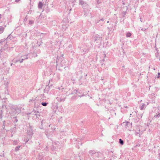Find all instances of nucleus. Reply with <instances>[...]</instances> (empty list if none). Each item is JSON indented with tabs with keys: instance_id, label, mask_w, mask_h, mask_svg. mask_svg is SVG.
<instances>
[{
	"instance_id": "obj_1",
	"label": "nucleus",
	"mask_w": 160,
	"mask_h": 160,
	"mask_svg": "<svg viewBox=\"0 0 160 160\" xmlns=\"http://www.w3.org/2000/svg\"><path fill=\"white\" fill-rule=\"evenodd\" d=\"M20 112V108H18L17 106H14V108L12 109L11 113L13 115H15L19 113Z\"/></svg>"
},
{
	"instance_id": "obj_2",
	"label": "nucleus",
	"mask_w": 160,
	"mask_h": 160,
	"mask_svg": "<svg viewBox=\"0 0 160 160\" xmlns=\"http://www.w3.org/2000/svg\"><path fill=\"white\" fill-rule=\"evenodd\" d=\"M9 39L11 40L12 42H15L17 41L16 38L15 37L12 38L11 35H9L6 39L7 41H8Z\"/></svg>"
},
{
	"instance_id": "obj_3",
	"label": "nucleus",
	"mask_w": 160,
	"mask_h": 160,
	"mask_svg": "<svg viewBox=\"0 0 160 160\" xmlns=\"http://www.w3.org/2000/svg\"><path fill=\"white\" fill-rule=\"evenodd\" d=\"M126 127L129 130H130L132 127V124L129 122H127L126 123Z\"/></svg>"
},
{
	"instance_id": "obj_4",
	"label": "nucleus",
	"mask_w": 160,
	"mask_h": 160,
	"mask_svg": "<svg viewBox=\"0 0 160 160\" xmlns=\"http://www.w3.org/2000/svg\"><path fill=\"white\" fill-rule=\"evenodd\" d=\"M100 38L98 35H95L93 37V39L94 41L100 40Z\"/></svg>"
},
{
	"instance_id": "obj_5",
	"label": "nucleus",
	"mask_w": 160,
	"mask_h": 160,
	"mask_svg": "<svg viewBox=\"0 0 160 160\" xmlns=\"http://www.w3.org/2000/svg\"><path fill=\"white\" fill-rule=\"evenodd\" d=\"M148 104V103H147V105H146L144 103L142 104L140 107V109L141 110H143L144 109L146 108V106Z\"/></svg>"
},
{
	"instance_id": "obj_6",
	"label": "nucleus",
	"mask_w": 160,
	"mask_h": 160,
	"mask_svg": "<svg viewBox=\"0 0 160 160\" xmlns=\"http://www.w3.org/2000/svg\"><path fill=\"white\" fill-rule=\"evenodd\" d=\"M43 6V3L41 2H39L38 5V7L39 8H42Z\"/></svg>"
},
{
	"instance_id": "obj_7",
	"label": "nucleus",
	"mask_w": 160,
	"mask_h": 160,
	"mask_svg": "<svg viewBox=\"0 0 160 160\" xmlns=\"http://www.w3.org/2000/svg\"><path fill=\"white\" fill-rule=\"evenodd\" d=\"M3 16L0 15V23H3Z\"/></svg>"
},
{
	"instance_id": "obj_8",
	"label": "nucleus",
	"mask_w": 160,
	"mask_h": 160,
	"mask_svg": "<svg viewBox=\"0 0 160 160\" xmlns=\"http://www.w3.org/2000/svg\"><path fill=\"white\" fill-rule=\"evenodd\" d=\"M4 28L2 26H0V33H2L4 31Z\"/></svg>"
},
{
	"instance_id": "obj_9",
	"label": "nucleus",
	"mask_w": 160,
	"mask_h": 160,
	"mask_svg": "<svg viewBox=\"0 0 160 160\" xmlns=\"http://www.w3.org/2000/svg\"><path fill=\"white\" fill-rule=\"evenodd\" d=\"M79 3L80 4L83 5L84 4H85L86 5H87V4L85 3V2L82 1V0H80L79 1Z\"/></svg>"
},
{
	"instance_id": "obj_10",
	"label": "nucleus",
	"mask_w": 160,
	"mask_h": 160,
	"mask_svg": "<svg viewBox=\"0 0 160 160\" xmlns=\"http://www.w3.org/2000/svg\"><path fill=\"white\" fill-rule=\"evenodd\" d=\"M34 22V20H30L29 21L28 24L30 25H32Z\"/></svg>"
},
{
	"instance_id": "obj_11",
	"label": "nucleus",
	"mask_w": 160,
	"mask_h": 160,
	"mask_svg": "<svg viewBox=\"0 0 160 160\" xmlns=\"http://www.w3.org/2000/svg\"><path fill=\"white\" fill-rule=\"evenodd\" d=\"M28 133L29 135H32V130H30L28 131Z\"/></svg>"
},
{
	"instance_id": "obj_12",
	"label": "nucleus",
	"mask_w": 160,
	"mask_h": 160,
	"mask_svg": "<svg viewBox=\"0 0 160 160\" xmlns=\"http://www.w3.org/2000/svg\"><path fill=\"white\" fill-rule=\"evenodd\" d=\"M131 35V34L130 32H128L126 35V37L127 38L130 37Z\"/></svg>"
},
{
	"instance_id": "obj_13",
	"label": "nucleus",
	"mask_w": 160,
	"mask_h": 160,
	"mask_svg": "<svg viewBox=\"0 0 160 160\" xmlns=\"http://www.w3.org/2000/svg\"><path fill=\"white\" fill-rule=\"evenodd\" d=\"M119 143L121 145H123V141L121 139H120L119 140Z\"/></svg>"
},
{
	"instance_id": "obj_14",
	"label": "nucleus",
	"mask_w": 160,
	"mask_h": 160,
	"mask_svg": "<svg viewBox=\"0 0 160 160\" xmlns=\"http://www.w3.org/2000/svg\"><path fill=\"white\" fill-rule=\"evenodd\" d=\"M11 19H12L11 15H9L8 17V20L9 21V22L10 21V20Z\"/></svg>"
},
{
	"instance_id": "obj_15",
	"label": "nucleus",
	"mask_w": 160,
	"mask_h": 160,
	"mask_svg": "<svg viewBox=\"0 0 160 160\" xmlns=\"http://www.w3.org/2000/svg\"><path fill=\"white\" fill-rule=\"evenodd\" d=\"M20 147V146H18V147H16L15 148V150L16 151H18L19 150Z\"/></svg>"
},
{
	"instance_id": "obj_16",
	"label": "nucleus",
	"mask_w": 160,
	"mask_h": 160,
	"mask_svg": "<svg viewBox=\"0 0 160 160\" xmlns=\"http://www.w3.org/2000/svg\"><path fill=\"white\" fill-rule=\"evenodd\" d=\"M42 105L44 106H46L47 105V103L46 102H42Z\"/></svg>"
},
{
	"instance_id": "obj_17",
	"label": "nucleus",
	"mask_w": 160,
	"mask_h": 160,
	"mask_svg": "<svg viewBox=\"0 0 160 160\" xmlns=\"http://www.w3.org/2000/svg\"><path fill=\"white\" fill-rule=\"evenodd\" d=\"M160 116V113L158 114L155 116L154 117H159Z\"/></svg>"
},
{
	"instance_id": "obj_18",
	"label": "nucleus",
	"mask_w": 160,
	"mask_h": 160,
	"mask_svg": "<svg viewBox=\"0 0 160 160\" xmlns=\"http://www.w3.org/2000/svg\"><path fill=\"white\" fill-rule=\"evenodd\" d=\"M9 46L11 47L12 48H13L14 47H15V45H14V44H12V45H9Z\"/></svg>"
},
{
	"instance_id": "obj_19",
	"label": "nucleus",
	"mask_w": 160,
	"mask_h": 160,
	"mask_svg": "<svg viewBox=\"0 0 160 160\" xmlns=\"http://www.w3.org/2000/svg\"><path fill=\"white\" fill-rule=\"evenodd\" d=\"M23 58L24 59H28V57L27 55H26L25 56V57H24V58Z\"/></svg>"
},
{
	"instance_id": "obj_20",
	"label": "nucleus",
	"mask_w": 160,
	"mask_h": 160,
	"mask_svg": "<svg viewBox=\"0 0 160 160\" xmlns=\"http://www.w3.org/2000/svg\"><path fill=\"white\" fill-rule=\"evenodd\" d=\"M24 60V59L22 58L20 61V62L22 63L23 62V60Z\"/></svg>"
},
{
	"instance_id": "obj_21",
	"label": "nucleus",
	"mask_w": 160,
	"mask_h": 160,
	"mask_svg": "<svg viewBox=\"0 0 160 160\" xmlns=\"http://www.w3.org/2000/svg\"><path fill=\"white\" fill-rule=\"evenodd\" d=\"M104 19L103 18H102V19H101L100 20V21H104Z\"/></svg>"
},
{
	"instance_id": "obj_22",
	"label": "nucleus",
	"mask_w": 160,
	"mask_h": 160,
	"mask_svg": "<svg viewBox=\"0 0 160 160\" xmlns=\"http://www.w3.org/2000/svg\"><path fill=\"white\" fill-rule=\"evenodd\" d=\"M19 60H16V61H15V63H16V62H19Z\"/></svg>"
},
{
	"instance_id": "obj_23",
	"label": "nucleus",
	"mask_w": 160,
	"mask_h": 160,
	"mask_svg": "<svg viewBox=\"0 0 160 160\" xmlns=\"http://www.w3.org/2000/svg\"><path fill=\"white\" fill-rule=\"evenodd\" d=\"M20 0H15V2H18Z\"/></svg>"
},
{
	"instance_id": "obj_24",
	"label": "nucleus",
	"mask_w": 160,
	"mask_h": 160,
	"mask_svg": "<svg viewBox=\"0 0 160 160\" xmlns=\"http://www.w3.org/2000/svg\"><path fill=\"white\" fill-rule=\"evenodd\" d=\"M16 144V142H15V141H14V144Z\"/></svg>"
},
{
	"instance_id": "obj_25",
	"label": "nucleus",
	"mask_w": 160,
	"mask_h": 160,
	"mask_svg": "<svg viewBox=\"0 0 160 160\" xmlns=\"http://www.w3.org/2000/svg\"><path fill=\"white\" fill-rule=\"evenodd\" d=\"M158 75H160V73L158 72Z\"/></svg>"
},
{
	"instance_id": "obj_26",
	"label": "nucleus",
	"mask_w": 160,
	"mask_h": 160,
	"mask_svg": "<svg viewBox=\"0 0 160 160\" xmlns=\"http://www.w3.org/2000/svg\"><path fill=\"white\" fill-rule=\"evenodd\" d=\"M140 21H141V22H142V19H141V18H140Z\"/></svg>"
},
{
	"instance_id": "obj_27",
	"label": "nucleus",
	"mask_w": 160,
	"mask_h": 160,
	"mask_svg": "<svg viewBox=\"0 0 160 160\" xmlns=\"http://www.w3.org/2000/svg\"><path fill=\"white\" fill-rule=\"evenodd\" d=\"M12 63H11V66H12Z\"/></svg>"
},
{
	"instance_id": "obj_28",
	"label": "nucleus",
	"mask_w": 160,
	"mask_h": 160,
	"mask_svg": "<svg viewBox=\"0 0 160 160\" xmlns=\"http://www.w3.org/2000/svg\"><path fill=\"white\" fill-rule=\"evenodd\" d=\"M157 78H159V76H158L157 77Z\"/></svg>"
},
{
	"instance_id": "obj_29",
	"label": "nucleus",
	"mask_w": 160,
	"mask_h": 160,
	"mask_svg": "<svg viewBox=\"0 0 160 160\" xmlns=\"http://www.w3.org/2000/svg\"><path fill=\"white\" fill-rule=\"evenodd\" d=\"M137 134H139L140 133H138V132H137Z\"/></svg>"
},
{
	"instance_id": "obj_30",
	"label": "nucleus",
	"mask_w": 160,
	"mask_h": 160,
	"mask_svg": "<svg viewBox=\"0 0 160 160\" xmlns=\"http://www.w3.org/2000/svg\"><path fill=\"white\" fill-rule=\"evenodd\" d=\"M8 82H7V84H8Z\"/></svg>"
},
{
	"instance_id": "obj_31",
	"label": "nucleus",
	"mask_w": 160,
	"mask_h": 160,
	"mask_svg": "<svg viewBox=\"0 0 160 160\" xmlns=\"http://www.w3.org/2000/svg\"><path fill=\"white\" fill-rule=\"evenodd\" d=\"M8 71H7V73H8Z\"/></svg>"
},
{
	"instance_id": "obj_32",
	"label": "nucleus",
	"mask_w": 160,
	"mask_h": 160,
	"mask_svg": "<svg viewBox=\"0 0 160 160\" xmlns=\"http://www.w3.org/2000/svg\"><path fill=\"white\" fill-rule=\"evenodd\" d=\"M108 22H109V21H108L107 22V23H108Z\"/></svg>"
},
{
	"instance_id": "obj_33",
	"label": "nucleus",
	"mask_w": 160,
	"mask_h": 160,
	"mask_svg": "<svg viewBox=\"0 0 160 160\" xmlns=\"http://www.w3.org/2000/svg\"><path fill=\"white\" fill-rule=\"evenodd\" d=\"M28 141V140H27L26 142H27Z\"/></svg>"
},
{
	"instance_id": "obj_34",
	"label": "nucleus",
	"mask_w": 160,
	"mask_h": 160,
	"mask_svg": "<svg viewBox=\"0 0 160 160\" xmlns=\"http://www.w3.org/2000/svg\"><path fill=\"white\" fill-rule=\"evenodd\" d=\"M132 115V114H130V115Z\"/></svg>"
}]
</instances>
